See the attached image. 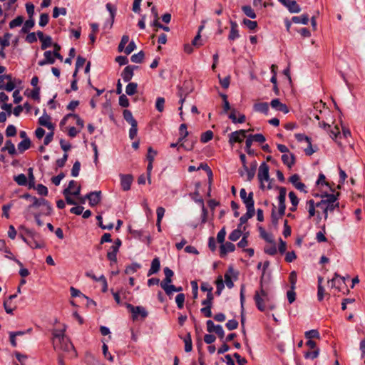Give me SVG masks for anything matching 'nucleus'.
<instances>
[{
  "instance_id": "cd10ccee",
  "label": "nucleus",
  "mask_w": 365,
  "mask_h": 365,
  "mask_svg": "<svg viewBox=\"0 0 365 365\" xmlns=\"http://www.w3.org/2000/svg\"><path fill=\"white\" fill-rule=\"evenodd\" d=\"M287 8L292 13H299L301 11L300 6L294 0L288 1Z\"/></svg>"
},
{
  "instance_id": "1a4fd4ad",
  "label": "nucleus",
  "mask_w": 365,
  "mask_h": 365,
  "mask_svg": "<svg viewBox=\"0 0 365 365\" xmlns=\"http://www.w3.org/2000/svg\"><path fill=\"white\" fill-rule=\"evenodd\" d=\"M316 206L323 210L324 214V219L327 220L328 217V212H333L336 208H338L339 206V203L336 202L334 204L327 203L326 202H319L317 203Z\"/></svg>"
},
{
  "instance_id": "6e6552de",
  "label": "nucleus",
  "mask_w": 365,
  "mask_h": 365,
  "mask_svg": "<svg viewBox=\"0 0 365 365\" xmlns=\"http://www.w3.org/2000/svg\"><path fill=\"white\" fill-rule=\"evenodd\" d=\"M240 196L244 204L245 205L247 208L255 209L254 205L255 201L253 199V192H250L248 195H247V192L245 188H242L240 191Z\"/></svg>"
},
{
  "instance_id": "3c124183",
  "label": "nucleus",
  "mask_w": 365,
  "mask_h": 365,
  "mask_svg": "<svg viewBox=\"0 0 365 365\" xmlns=\"http://www.w3.org/2000/svg\"><path fill=\"white\" fill-rule=\"evenodd\" d=\"M24 21V18L21 16H19L9 23V27L11 29L19 26L22 24Z\"/></svg>"
},
{
  "instance_id": "4c0bfd02",
  "label": "nucleus",
  "mask_w": 365,
  "mask_h": 365,
  "mask_svg": "<svg viewBox=\"0 0 365 365\" xmlns=\"http://www.w3.org/2000/svg\"><path fill=\"white\" fill-rule=\"evenodd\" d=\"M259 234L260 237L264 239L267 242H273L274 238L272 235L267 233L264 228L259 227Z\"/></svg>"
},
{
  "instance_id": "79ce46f5",
  "label": "nucleus",
  "mask_w": 365,
  "mask_h": 365,
  "mask_svg": "<svg viewBox=\"0 0 365 365\" xmlns=\"http://www.w3.org/2000/svg\"><path fill=\"white\" fill-rule=\"evenodd\" d=\"M106 9H107V10L109 11V13L110 14V23L109 28H111L112 26H113V21H114V18H115V15L116 8L114 7L113 6H112L111 4L108 3L106 4Z\"/></svg>"
},
{
  "instance_id": "4be33fe9",
  "label": "nucleus",
  "mask_w": 365,
  "mask_h": 365,
  "mask_svg": "<svg viewBox=\"0 0 365 365\" xmlns=\"http://www.w3.org/2000/svg\"><path fill=\"white\" fill-rule=\"evenodd\" d=\"M160 268V262L158 257H155L152 262L150 269L148 272V276L150 277L153 274H155L159 272Z\"/></svg>"
},
{
  "instance_id": "4d7b16f0",
  "label": "nucleus",
  "mask_w": 365,
  "mask_h": 365,
  "mask_svg": "<svg viewBox=\"0 0 365 365\" xmlns=\"http://www.w3.org/2000/svg\"><path fill=\"white\" fill-rule=\"evenodd\" d=\"M338 195H339V193H337V195L328 194L326 195V199L322 200L320 202H326L327 203H329V204L336 203Z\"/></svg>"
},
{
  "instance_id": "5fc2aeb1",
  "label": "nucleus",
  "mask_w": 365,
  "mask_h": 365,
  "mask_svg": "<svg viewBox=\"0 0 365 365\" xmlns=\"http://www.w3.org/2000/svg\"><path fill=\"white\" fill-rule=\"evenodd\" d=\"M305 337L308 339L309 340H312L313 338H317L319 339L320 337L319 333L317 329H312L309 331H307L304 334Z\"/></svg>"
},
{
  "instance_id": "13d9d810",
  "label": "nucleus",
  "mask_w": 365,
  "mask_h": 365,
  "mask_svg": "<svg viewBox=\"0 0 365 365\" xmlns=\"http://www.w3.org/2000/svg\"><path fill=\"white\" fill-rule=\"evenodd\" d=\"M14 180L19 185H25L27 182L26 176L24 174H19L14 177Z\"/></svg>"
},
{
  "instance_id": "6ab92c4d",
  "label": "nucleus",
  "mask_w": 365,
  "mask_h": 365,
  "mask_svg": "<svg viewBox=\"0 0 365 365\" xmlns=\"http://www.w3.org/2000/svg\"><path fill=\"white\" fill-rule=\"evenodd\" d=\"M270 105L273 108L276 109L277 110L282 111L284 113H287L289 112L287 106L285 104L281 103L278 98L272 100Z\"/></svg>"
},
{
  "instance_id": "39448f33",
  "label": "nucleus",
  "mask_w": 365,
  "mask_h": 365,
  "mask_svg": "<svg viewBox=\"0 0 365 365\" xmlns=\"http://www.w3.org/2000/svg\"><path fill=\"white\" fill-rule=\"evenodd\" d=\"M14 88L15 83L12 81L11 75H0V89L11 92Z\"/></svg>"
},
{
  "instance_id": "338daca9",
  "label": "nucleus",
  "mask_w": 365,
  "mask_h": 365,
  "mask_svg": "<svg viewBox=\"0 0 365 365\" xmlns=\"http://www.w3.org/2000/svg\"><path fill=\"white\" fill-rule=\"evenodd\" d=\"M81 168V163L79 161H76L71 169V175L73 177H77L79 175Z\"/></svg>"
},
{
  "instance_id": "f03ea898",
  "label": "nucleus",
  "mask_w": 365,
  "mask_h": 365,
  "mask_svg": "<svg viewBox=\"0 0 365 365\" xmlns=\"http://www.w3.org/2000/svg\"><path fill=\"white\" fill-rule=\"evenodd\" d=\"M272 296L269 293L263 289L262 282L260 283V289L255 292L254 299L256 303L257 309L264 312L265 310L266 303H269L271 301Z\"/></svg>"
},
{
  "instance_id": "ea45409f",
  "label": "nucleus",
  "mask_w": 365,
  "mask_h": 365,
  "mask_svg": "<svg viewBox=\"0 0 365 365\" xmlns=\"http://www.w3.org/2000/svg\"><path fill=\"white\" fill-rule=\"evenodd\" d=\"M178 96L180 97V103L181 104V106L179 108V110H180V115L181 117V119L183 120V118H182V104L183 103L185 102V98H186V96L187 95V93H184L183 91H182V88H180L179 89V91H178Z\"/></svg>"
},
{
  "instance_id": "20e7f679",
  "label": "nucleus",
  "mask_w": 365,
  "mask_h": 365,
  "mask_svg": "<svg viewBox=\"0 0 365 365\" xmlns=\"http://www.w3.org/2000/svg\"><path fill=\"white\" fill-rule=\"evenodd\" d=\"M26 234L29 237L28 245L31 248L41 249L45 247V242L38 233L34 230L26 229Z\"/></svg>"
},
{
  "instance_id": "423d86ee",
  "label": "nucleus",
  "mask_w": 365,
  "mask_h": 365,
  "mask_svg": "<svg viewBox=\"0 0 365 365\" xmlns=\"http://www.w3.org/2000/svg\"><path fill=\"white\" fill-rule=\"evenodd\" d=\"M213 295L207 294V297L202 302V304L204 307L201 308V313L206 317H212V307L213 304Z\"/></svg>"
},
{
  "instance_id": "f704fd0d",
  "label": "nucleus",
  "mask_w": 365,
  "mask_h": 365,
  "mask_svg": "<svg viewBox=\"0 0 365 365\" xmlns=\"http://www.w3.org/2000/svg\"><path fill=\"white\" fill-rule=\"evenodd\" d=\"M123 115L124 119L130 125L137 123L136 120L133 118V114L130 110H124Z\"/></svg>"
},
{
  "instance_id": "6e6d98bb",
  "label": "nucleus",
  "mask_w": 365,
  "mask_h": 365,
  "mask_svg": "<svg viewBox=\"0 0 365 365\" xmlns=\"http://www.w3.org/2000/svg\"><path fill=\"white\" fill-rule=\"evenodd\" d=\"M164 105H165V98L163 97H158L156 99L155 102V108L159 112H163L164 110Z\"/></svg>"
},
{
  "instance_id": "a18cd8bd",
  "label": "nucleus",
  "mask_w": 365,
  "mask_h": 365,
  "mask_svg": "<svg viewBox=\"0 0 365 365\" xmlns=\"http://www.w3.org/2000/svg\"><path fill=\"white\" fill-rule=\"evenodd\" d=\"M179 131L180 137L178 139V142H182L188 135V131L187 130L186 124H181L179 128Z\"/></svg>"
},
{
  "instance_id": "473e14b6",
  "label": "nucleus",
  "mask_w": 365,
  "mask_h": 365,
  "mask_svg": "<svg viewBox=\"0 0 365 365\" xmlns=\"http://www.w3.org/2000/svg\"><path fill=\"white\" fill-rule=\"evenodd\" d=\"M119 250L114 248L113 247H110L109 250L107 252V258L113 262H117V253Z\"/></svg>"
},
{
  "instance_id": "58836bf2",
  "label": "nucleus",
  "mask_w": 365,
  "mask_h": 365,
  "mask_svg": "<svg viewBox=\"0 0 365 365\" xmlns=\"http://www.w3.org/2000/svg\"><path fill=\"white\" fill-rule=\"evenodd\" d=\"M242 10L244 14L250 19H255L257 16L255 12L250 6H243L242 7Z\"/></svg>"
},
{
  "instance_id": "393cba45",
  "label": "nucleus",
  "mask_w": 365,
  "mask_h": 365,
  "mask_svg": "<svg viewBox=\"0 0 365 365\" xmlns=\"http://www.w3.org/2000/svg\"><path fill=\"white\" fill-rule=\"evenodd\" d=\"M254 215H255V209L247 208V212L245 215H243L242 216H241V217L240 218V224L239 225V227L240 226H242L243 224L246 223L247 221L250 218H252Z\"/></svg>"
},
{
  "instance_id": "603ef678",
  "label": "nucleus",
  "mask_w": 365,
  "mask_h": 365,
  "mask_svg": "<svg viewBox=\"0 0 365 365\" xmlns=\"http://www.w3.org/2000/svg\"><path fill=\"white\" fill-rule=\"evenodd\" d=\"M248 137L252 140V142L255 141L259 143H262L266 140L265 137L261 133L250 135Z\"/></svg>"
},
{
  "instance_id": "5701e85b",
  "label": "nucleus",
  "mask_w": 365,
  "mask_h": 365,
  "mask_svg": "<svg viewBox=\"0 0 365 365\" xmlns=\"http://www.w3.org/2000/svg\"><path fill=\"white\" fill-rule=\"evenodd\" d=\"M282 160L284 165L291 168L295 163V157L293 154H283Z\"/></svg>"
},
{
  "instance_id": "2f4dec72",
  "label": "nucleus",
  "mask_w": 365,
  "mask_h": 365,
  "mask_svg": "<svg viewBox=\"0 0 365 365\" xmlns=\"http://www.w3.org/2000/svg\"><path fill=\"white\" fill-rule=\"evenodd\" d=\"M215 284H216V292H215V294L217 295V296H220L223 290V289L225 288V284H224V281L222 279V276H219L216 281H215Z\"/></svg>"
},
{
  "instance_id": "9b49d317",
  "label": "nucleus",
  "mask_w": 365,
  "mask_h": 365,
  "mask_svg": "<svg viewBox=\"0 0 365 365\" xmlns=\"http://www.w3.org/2000/svg\"><path fill=\"white\" fill-rule=\"evenodd\" d=\"M126 307L133 313L134 319H136L138 315H140L143 318H145L148 316V312L143 307H134L130 304H126Z\"/></svg>"
},
{
  "instance_id": "c756f323",
  "label": "nucleus",
  "mask_w": 365,
  "mask_h": 365,
  "mask_svg": "<svg viewBox=\"0 0 365 365\" xmlns=\"http://www.w3.org/2000/svg\"><path fill=\"white\" fill-rule=\"evenodd\" d=\"M171 282H161L160 287L168 295H170L173 292H175V286L170 284Z\"/></svg>"
},
{
  "instance_id": "a19ab883",
  "label": "nucleus",
  "mask_w": 365,
  "mask_h": 365,
  "mask_svg": "<svg viewBox=\"0 0 365 365\" xmlns=\"http://www.w3.org/2000/svg\"><path fill=\"white\" fill-rule=\"evenodd\" d=\"M63 194L65 197L66 201L68 205H76V202L71 197V191H69V188H66L63 191Z\"/></svg>"
},
{
  "instance_id": "c03bdc74",
  "label": "nucleus",
  "mask_w": 365,
  "mask_h": 365,
  "mask_svg": "<svg viewBox=\"0 0 365 365\" xmlns=\"http://www.w3.org/2000/svg\"><path fill=\"white\" fill-rule=\"evenodd\" d=\"M145 57L144 52L143 51H140L138 53H135L132 55L130 59L131 61L136 63H140L143 61V58Z\"/></svg>"
},
{
  "instance_id": "7ed1b4c3",
  "label": "nucleus",
  "mask_w": 365,
  "mask_h": 365,
  "mask_svg": "<svg viewBox=\"0 0 365 365\" xmlns=\"http://www.w3.org/2000/svg\"><path fill=\"white\" fill-rule=\"evenodd\" d=\"M269 170V165L266 163H262L259 167L257 178L260 182L261 189L271 188Z\"/></svg>"
},
{
  "instance_id": "69168bd1",
  "label": "nucleus",
  "mask_w": 365,
  "mask_h": 365,
  "mask_svg": "<svg viewBox=\"0 0 365 365\" xmlns=\"http://www.w3.org/2000/svg\"><path fill=\"white\" fill-rule=\"evenodd\" d=\"M119 105L123 108L129 106V100L125 94H121L119 96Z\"/></svg>"
},
{
  "instance_id": "72a5a7b5",
  "label": "nucleus",
  "mask_w": 365,
  "mask_h": 365,
  "mask_svg": "<svg viewBox=\"0 0 365 365\" xmlns=\"http://www.w3.org/2000/svg\"><path fill=\"white\" fill-rule=\"evenodd\" d=\"M138 84L136 83H129L125 88V93L128 96H133L137 92Z\"/></svg>"
},
{
  "instance_id": "bf43d9fd",
  "label": "nucleus",
  "mask_w": 365,
  "mask_h": 365,
  "mask_svg": "<svg viewBox=\"0 0 365 365\" xmlns=\"http://www.w3.org/2000/svg\"><path fill=\"white\" fill-rule=\"evenodd\" d=\"M5 146H6V148H7L8 153L11 155H14L16 154V148H15L14 144L11 142V140H6L5 143Z\"/></svg>"
},
{
  "instance_id": "f8f14e48",
  "label": "nucleus",
  "mask_w": 365,
  "mask_h": 365,
  "mask_svg": "<svg viewBox=\"0 0 365 365\" xmlns=\"http://www.w3.org/2000/svg\"><path fill=\"white\" fill-rule=\"evenodd\" d=\"M86 198L88 200L89 205L91 207H93L98 205L101 200V191H94L88 193L86 195Z\"/></svg>"
},
{
  "instance_id": "774afa93",
  "label": "nucleus",
  "mask_w": 365,
  "mask_h": 365,
  "mask_svg": "<svg viewBox=\"0 0 365 365\" xmlns=\"http://www.w3.org/2000/svg\"><path fill=\"white\" fill-rule=\"evenodd\" d=\"M16 134V128L14 125H9L6 130V135L7 137H13Z\"/></svg>"
},
{
  "instance_id": "c85d7f7f",
  "label": "nucleus",
  "mask_w": 365,
  "mask_h": 365,
  "mask_svg": "<svg viewBox=\"0 0 365 365\" xmlns=\"http://www.w3.org/2000/svg\"><path fill=\"white\" fill-rule=\"evenodd\" d=\"M183 341L185 343V351L186 352H190L192 349V342L190 333H187L185 335V336L183 338Z\"/></svg>"
},
{
  "instance_id": "680f3d73",
  "label": "nucleus",
  "mask_w": 365,
  "mask_h": 365,
  "mask_svg": "<svg viewBox=\"0 0 365 365\" xmlns=\"http://www.w3.org/2000/svg\"><path fill=\"white\" fill-rule=\"evenodd\" d=\"M212 138L213 133L211 130H207L202 134L200 140L202 143H207L212 140Z\"/></svg>"
},
{
  "instance_id": "aec40b11",
  "label": "nucleus",
  "mask_w": 365,
  "mask_h": 365,
  "mask_svg": "<svg viewBox=\"0 0 365 365\" xmlns=\"http://www.w3.org/2000/svg\"><path fill=\"white\" fill-rule=\"evenodd\" d=\"M235 250V246L234 244L230 242H227L225 243H222L220 246V256L224 257L228 252H234Z\"/></svg>"
},
{
  "instance_id": "f3484780",
  "label": "nucleus",
  "mask_w": 365,
  "mask_h": 365,
  "mask_svg": "<svg viewBox=\"0 0 365 365\" xmlns=\"http://www.w3.org/2000/svg\"><path fill=\"white\" fill-rule=\"evenodd\" d=\"M230 31L228 36V39L230 41H234L240 37L238 25L235 21L232 20L230 21Z\"/></svg>"
},
{
  "instance_id": "a211bd4d",
  "label": "nucleus",
  "mask_w": 365,
  "mask_h": 365,
  "mask_svg": "<svg viewBox=\"0 0 365 365\" xmlns=\"http://www.w3.org/2000/svg\"><path fill=\"white\" fill-rule=\"evenodd\" d=\"M132 182H133L132 175H120V184H121L122 189L124 191H128L130 189Z\"/></svg>"
},
{
  "instance_id": "f257e3e1",
  "label": "nucleus",
  "mask_w": 365,
  "mask_h": 365,
  "mask_svg": "<svg viewBox=\"0 0 365 365\" xmlns=\"http://www.w3.org/2000/svg\"><path fill=\"white\" fill-rule=\"evenodd\" d=\"M66 327L61 329H53V346L56 351L68 353L71 357L76 356V352L73 344L69 339L65 335Z\"/></svg>"
},
{
  "instance_id": "37998d69",
  "label": "nucleus",
  "mask_w": 365,
  "mask_h": 365,
  "mask_svg": "<svg viewBox=\"0 0 365 365\" xmlns=\"http://www.w3.org/2000/svg\"><path fill=\"white\" fill-rule=\"evenodd\" d=\"M35 21L33 18H29L26 20L24 24V26L21 29L23 33H27L29 29L34 26Z\"/></svg>"
},
{
  "instance_id": "864d4df0",
  "label": "nucleus",
  "mask_w": 365,
  "mask_h": 365,
  "mask_svg": "<svg viewBox=\"0 0 365 365\" xmlns=\"http://www.w3.org/2000/svg\"><path fill=\"white\" fill-rule=\"evenodd\" d=\"M242 235V231L240 228L234 230L229 235V239L231 241H237Z\"/></svg>"
},
{
  "instance_id": "49530a36",
  "label": "nucleus",
  "mask_w": 365,
  "mask_h": 365,
  "mask_svg": "<svg viewBox=\"0 0 365 365\" xmlns=\"http://www.w3.org/2000/svg\"><path fill=\"white\" fill-rule=\"evenodd\" d=\"M242 24L251 31L255 30L257 27V23L255 21H251L247 19H244Z\"/></svg>"
},
{
  "instance_id": "412c9836",
  "label": "nucleus",
  "mask_w": 365,
  "mask_h": 365,
  "mask_svg": "<svg viewBox=\"0 0 365 365\" xmlns=\"http://www.w3.org/2000/svg\"><path fill=\"white\" fill-rule=\"evenodd\" d=\"M257 166V162L254 161L251 163L250 168H248L247 166V169H244L245 171L246 172L247 180L251 181L254 178L256 173Z\"/></svg>"
},
{
  "instance_id": "09e8293b",
  "label": "nucleus",
  "mask_w": 365,
  "mask_h": 365,
  "mask_svg": "<svg viewBox=\"0 0 365 365\" xmlns=\"http://www.w3.org/2000/svg\"><path fill=\"white\" fill-rule=\"evenodd\" d=\"M307 203L308 205L309 217L311 218L315 215V207L317 206L313 200H308Z\"/></svg>"
},
{
  "instance_id": "bb28decb",
  "label": "nucleus",
  "mask_w": 365,
  "mask_h": 365,
  "mask_svg": "<svg viewBox=\"0 0 365 365\" xmlns=\"http://www.w3.org/2000/svg\"><path fill=\"white\" fill-rule=\"evenodd\" d=\"M292 21L295 24L307 25L309 22V16L308 14H302L299 16H293Z\"/></svg>"
},
{
  "instance_id": "052dcab7",
  "label": "nucleus",
  "mask_w": 365,
  "mask_h": 365,
  "mask_svg": "<svg viewBox=\"0 0 365 365\" xmlns=\"http://www.w3.org/2000/svg\"><path fill=\"white\" fill-rule=\"evenodd\" d=\"M49 16L48 14L43 13L40 15L38 24L41 27H44L48 23Z\"/></svg>"
},
{
  "instance_id": "8fccbe9b",
  "label": "nucleus",
  "mask_w": 365,
  "mask_h": 365,
  "mask_svg": "<svg viewBox=\"0 0 365 365\" xmlns=\"http://www.w3.org/2000/svg\"><path fill=\"white\" fill-rule=\"evenodd\" d=\"M52 46V38L50 36H46V37L41 41V48L45 50L47 48Z\"/></svg>"
},
{
  "instance_id": "de8ad7c7",
  "label": "nucleus",
  "mask_w": 365,
  "mask_h": 365,
  "mask_svg": "<svg viewBox=\"0 0 365 365\" xmlns=\"http://www.w3.org/2000/svg\"><path fill=\"white\" fill-rule=\"evenodd\" d=\"M165 279L161 282H172L173 272L169 267L164 268Z\"/></svg>"
},
{
  "instance_id": "b1692460",
  "label": "nucleus",
  "mask_w": 365,
  "mask_h": 365,
  "mask_svg": "<svg viewBox=\"0 0 365 365\" xmlns=\"http://www.w3.org/2000/svg\"><path fill=\"white\" fill-rule=\"evenodd\" d=\"M255 111L267 115L269 112V104L266 102L257 103L254 105Z\"/></svg>"
},
{
  "instance_id": "e433bc0d",
  "label": "nucleus",
  "mask_w": 365,
  "mask_h": 365,
  "mask_svg": "<svg viewBox=\"0 0 365 365\" xmlns=\"http://www.w3.org/2000/svg\"><path fill=\"white\" fill-rule=\"evenodd\" d=\"M41 207L39 213L41 215H49L51 213L52 207L47 200Z\"/></svg>"
},
{
  "instance_id": "4468645a",
  "label": "nucleus",
  "mask_w": 365,
  "mask_h": 365,
  "mask_svg": "<svg viewBox=\"0 0 365 365\" xmlns=\"http://www.w3.org/2000/svg\"><path fill=\"white\" fill-rule=\"evenodd\" d=\"M38 123L41 126L46 127L51 130H53L54 125L51 122V117L44 110L43 114L38 118Z\"/></svg>"
},
{
  "instance_id": "9d476101",
  "label": "nucleus",
  "mask_w": 365,
  "mask_h": 365,
  "mask_svg": "<svg viewBox=\"0 0 365 365\" xmlns=\"http://www.w3.org/2000/svg\"><path fill=\"white\" fill-rule=\"evenodd\" d=\"M286 195H287V190L285 187H280L279 188V193L278 196V201H279V215L280 216H282L285 213L286 210V205H285V200H286Z\"/></svg>"
},
{
  "instance_id": "0e129e2a",
  "label": "nucleus",
  "mask_w": 365,
  "mask_h": 365,
  "mask_svg": "<svg viewBox=\"0 0 365 365\" xmlns=\"http://www.w3.org/2000/svg\"><path fill=\"white\" fill-rule=\"evenodd\" d=\"M60 14L65 16L66 14V9L63 7H54L53 10V17L58 18Z\"/></svg>"
},
{
  "instance_id": "ddd939ff",
  "label": "nucleus",
  "mask_w": 365,
  "mask_h": 365,
  "mask_svg": "<svg viewBox=\"0 0 365 365\" xmlns=\"http://www.w3.org/2000/svg\"><path fill=\"white\" fill-rule=\"evenodd\" d=\"M138 68V66H127L123 71L121 73V76L123 80L125 82H129L133 76V71L135 69Z\"/></svg>"
},
{
  "instance_id": "2eb2a0df",
  "label": "nucleus",
  "mask_w": 365,
  "mask_h": 365,
  "mask_svg": "<svg viewBox=\"0 0 365 365\" xmlns=\"http://www.w3.org/2000/svg\"><path fill=\"white\" fill-rule=\"evenodd\" d=\"M44 59L38 61V64L40 66H45L46 64H53L55 63L54 53L51 51H46L43 53Z\"/></svg>"
},
{
  "instance_id": "dca6fc26",
  "label": "nucleus",
  "mask_w": 365,
  "mask_h": 365,
  "mask_svg": "<svg viewBox=\"0 0 365 365\" xmlns=\"http://www.w3.org/2000/svg\"><path fill=\"white\" fill-rule=\"evenodd\" d=\"M23 197L29 199L31 200V205H29V208L41 207L44 203H46V200L44 198L38 199L36 197H32L29 194L24 195Z\"/></svg>"
},
{
  "instance_id": "c9c22d12",
  "label": "nucleus",
  "mask_w": 365,
  "mask_h": 365,
  "mask_svg": "<svg viewBox=\"0 0 365 365\" xmlns=\"http://www.w3.org/2000/svg\"><path fill=\"white\" fill-rule=\"evenodd\" d=\"M271 244L270 246H266L264 249V251L266 254H268L269 255H274L277 252L276 243L274 240H273V242H269Z\"/></svg>"
},
{
  "instance_id": "7c9ffc66",
  "label": "nucleus",
  "mask_w": 365,
  "mask_h": 365,
  "mask_svg": "<svg viewBox=\"0 0 365 365\" xmlns=\"http://www.w3.org/2000/svg\"><path fill=\"white\" fill-rule=\"evenodd\" d=\"M141 268V265L139 263L133 262L130 265L126 267L125 272L127 274H133Z\"/></svg>"
},
{
  "instance_id": "e2e57ef3",
  "label": "nucleus",
  "mask_w": 365,
  "mask_h": 365,
  "mask_svg": "<svg viewBox=\"0 0 365 365\" xmlns=\"http://www.w3.org/2000/svg\"><path fill=\"white\" fill-rule=\"evenodd\" d=\"M175 302L178 307L182 309L184 306L185 294L182 293L178 294L175 297Z\"/></svg>"
},
{
  "instance_id": "a878e982",
  "label": "nucleus",
  "mask_w": 365,
  "mask_h": 365,
  "mask_svg": "<svg viewBox=\"0 0 365 365\" xmlns=\"http://www.w3.org/2000/svg\"><path fill=\"white\" fill-rule=\"evenodd\" d=\"M31 146V140L29 138H26L21 140L17 145L19 153H22L28 150Z\"/></svg>"
},
{
  "instance_id": "0eeeda50",
  "label": "nucleus",
  "mask_w": 365,
  "mask_h": 365,
  "mask_svg": "<svg viewBox=\"0 0 365 365\" xmlns=\"http://www.w3.org/2000/svg\"><path fill=\"white\" fill-rule=\"evenodd\" d=\"M247 130H239L235 132L231 133L229 135V143L232 145L235 143H241L246 138Z\"/></svg>"
}]
</instances>
